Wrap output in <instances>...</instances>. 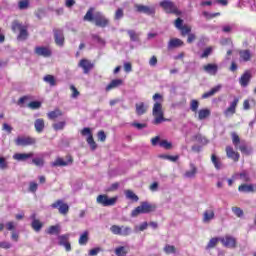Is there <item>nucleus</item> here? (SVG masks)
<instances>
[{
	"label": "nucleus",
	"instance_id": "nucleus-1",
	"mask_svg": "<svg viewBox=\"0 0 256 256\" xmlns=\"http://www.w3.org/2000/svg\"><path fill=\"white\" fill-rule=\"evenodd\" d=\"M95 8L91 7L88 9L84 16V21H89L90 23H95L96 27H102L105 28L107 25H109V19L103 15L101 12H96L94 15Z\"/></svg>",
	"mask_w": 256,
	"mask_h": 256
},
{
	"label": "nucleus",
	"instance_id": "nucleus-2",
	"mask_svg": "<svg viewBox=\"0 0 256 256\" xmlns=\"http://www.w3.org/2000/svg\"><path fill=\"white\" fill-rule=\"evenodd\" d=\"M152 115L154 117L152 121L153 125H161V123H165V121H167L165 118V111L163 110V104L161 102L154 103Z\"/></svg>",
	"mask_w": 256,
	"mask_h": 256
},
{
	"label": "nucleus",
	"instance_id": "nucleus-3",
	"mask_svg": "<svg viewBox=\"0 0 256 256\" xmlns=\"http://www.w3.org/2000/svg\"><path fill=\"white\" fill-rule=\"evenodd\" d=\"M159 7H161V9H163V11L168 15H176V17H180V15H183V12L179 10L175 2L171 0L160 1Z\"/></svg>",
	"mask_w": 256,
	"mask_h": 256
},
{
	"label": "nucleus",
	"instance_id": "nucleus-4",
	"mask_svg": "<svg viewBox=\"0 0 256 256\" xmlns=\"http://www.w3.org/2000/svg\"><path fill=\"white\" fill-rule=\"evenodd\" d=\"M157 209L155 204L149 202H141V204L136 207L131 212V217H138L141 214L153 213Z\"/></svg>",
	"mask_w": 256,
	"mask_h": 256
},
{
	"label": "nucleus",
	"instance_id": "nucleus-5",
	"mask_svg": "<svg viewBox=\"0 0 256 256\" xmlns=\"http://www.w3.org/2000/svg\"><path fill=\"white\" fill-rule=\"evenodd\" d=\"M118 199V196L109 198L106 194H100L97 196L96 202L98 205H102V207H113V205L117 203Z\"/></svg>",
	"mask_w": 256,
	"mask_h": 256
},
{
	"label": "nucleus",
	"instance_id": "nucleus-6",
	"mask_svg": "<svg viewBox=\"0 0 256 256\" xmlns=\"http://www.w3.org/2000/svg\"><path fill=\"white\" fill-rule=\"evenodd\" d=\"M134 7L137 13H143L148 15V17H154L155 13H157L155 5L135 4Z\"/></svg>",
	"mask_w": 256,
	"mask_h": 256
},
{
	"label": "nucleus",
	"instance_id": "nucleus-7",
	"mask_svg": "<svg viewBox=\"0 0 256 256\" xmlns=\"http://www.w3.org/2000/svg\"><path fill=\"white\" fill-rule=\"evenodd\" d=\"M35 142V138L26 136H18L15 139V145H17V147H27L29 145H35Z\"/></svg>",
	"mask_w": 256,
	"mask_h": 256
},
{
	"label": "nucleus",
	"instance_id": "nucleus-8",
	"mask_svg": "<svg viewBox=\"0 0 256 256\" xmlns=\"http://www.w3.org/2000/svg\"><path fill=\"white\" fill-rule=\"evenodd\" d=\"M52 209H58L60 215H67L69 213V205L63 200H57L51 204Z\"/></svg>",
	"mask_w": 256,
	"mask_h": 256
},
{
	"label": "nucleus",
	"instance_id": "nucleus-9",
	"mask_svg": "<svg viewBox=\"0 0 256 256\" xmlns=\"http://www.w3.org/2000/svg\"><path fill=\"white\" fill-rule=\"evenodd\" d=\"M81 135H83L84 137L88 135L87 143L92 149V151H95V149H97V143L93 139V134H91V128H84L81 131Z\"/></svg>",
	"mask_w": 256,
	"mask_h": 256
},
{
	"label": "nucleus",
	"instance_id": "nucleus-10",
	"mask_svg": "<svg viewBox=\"0 0 256 256\" xmlns=\"http://www.w3.org/2000/svg\"><path fill=\"white\" fill-rule=\"evenodd\" d=\"M73 164V157L67 156L66 160H63V158L58 157L56 158V161L51 163V167H67V165Z\"/></svg>",
	"mask_w": 256,
	"mask_h": 256
},
{
	"label": "nucleus",
	"instance_id": "nucleus-11",
	"mask_svg": "<svg viewBox=\"0 0 256 256\" xmlns=\"http://www.w3.org/2000/svg\"><path fill=\"white\" fill-rule=\"evenodd\" d=\"M220 242L224 247H228L229 249H234V247H237V240L229 235L220 237Z\"/></svg>",
	"mask_w": 256,
	"mask_h": 256
},
{
	"label": "nucleus",
	"instance_id": "nucleus-12",
	"mask_svg": "<svg viewBox=\"0 0 256 256\" xmlns=\"http://www.w3.org/2000/svg\"><path fill=\"white\" fill-rule=\"evenodd\" d=\"M237 105H239V98L234 97V100L230 103V106L224 111L225 117H231L235 115L237 111Z\"/></svg>",
	"mask_w": 256,
	"mask_h": 256
},
{
	"label": "nucleus",
	"instance_id": "nucleus-13",
	"mask_svg": "<svg viewBox=\"0 0 256 256\" xmlns=\"http://www.w3.org/2000/svg\"><path fill=\"white\" fill-rule=\"evenodd\" d=\"M251 79H253V74L251 71L246 70L239 78V84L241 87H247L251 83Z\"/></svg>",
	"mask_w": 256,
	"mask_h": 256
},
{
	"label": "nucleus",
	"instance_id": "nucleus-14",
	"mask_svg": "<svg viewBox=\"0 0 256 256\" xmlns=\"http://www.w3.org/2000/svg\"><path fill=\"white\" fill-rule=\"evenodd\" d=\"M232 179L234 180L239 179L243 183H250L251 176L249 175V172H247V170H243L242 172L235 173L234 175H232Z\"/></svg>",
	"mask_w": 256,
	"mask_h": 256
},
{
	"label": "nucleus",
	"instance_id": "nucleus-15",
	"mask_svg": "<svg viewBox=\"0 0 256 256\" xmlns=\"http://www.w3.org/2000/svg\"><path fill=\"white\" fill-rule=\"evenodd\" d=\"M31 219V227L32 229L36 232L39 233V231H41V229H43V224L41 223V221L39 219H37V214L33 213L30 216Z\"/></svg>",
	"mask_w": 256,
	"mask_h": 256
},
{
	"label": "nucleus",
	"instance_id": "nucleus-16",
	"mask_svg": "<svg viewBox=\"0 0 256 256\" xmlns=\"http://www.w3.org/2000/svg\"><path fill=\"white\" fill-rule=\"evenodd\" d=\"M54 41L58 47H63V45H65L63 30H54Z\"/></svg>",
	"mask_w": 256,
	"mask_h": 256
},
{
	"label": "nucleus",
	"instance_id": "nucleus-17",
	"mask_svg": "<svg viewBox=\"0 0 256 256\" xmlns=\"http://www.w3.org/2000/svg\"><path fill=\"white\" fill-rule=\"evenodd\" d=\"M34 53L40 57H51V49L45 46H37L34 50Z\"/></svg>",
	"mask_w": 256,
	"mask_h": 256
},
{
	"label": "nucleus",
	"instance_id": "nucleus-18",
	"mask_svg": "<svg viewBox=\"0 0 256 256\" xmlns=\"http://www.w3.org/2000/svg\"><path fill=\"white\" fill-rule=\"evenodd\" d=\"M213 219H215V210L213 208L205 210L202 218L203 223H211Z\"/></svg>",
	"mask_w": 256,
	"mask_h": 256
},
{
	"label": "nucleus",
	"instance_id": "nucleus-19",
	"mask_svg": "<svg viewBox=\"0 0 256 256\" xmlns=\"http://www.w3.org/2000/svg\"><path fill=\"white\" fill-rule=\"evenodd\" d=\"M35 154L33 152H29V153H15L13 155V159L15 161H22L25 162L28 159H31V157H33Z\"/></svg>",
	"mask_w": 256,
	"mask_h": 256
},
{
	"label": "nucleus",
	"instance_id": "nucleus-20",
	"mask_svg": "<svg viewBox=\"0 0 256 256\" xmlns=\"http://www.w3.org/2000/svg\"><path fill=\"white\" fill-rule=\"evenodd\" d=\"M79 67H81L84 71L85 74L89 73V71H91V69H93V63H91V61L87 60V59H82L79 62Z\"/></svg>",
	"mask_w": 256,
	"mask_h": 256
},
{
	"label": "nucleus",
	"instance_id": "nucleus-21",
	"mask_svg": "<svg viewBox=\"0 0 256 256\" xmlns=\"http://www.w3.org/2000/svg\"><path fill=\"white\" fill-rule=\"evenodd\" d=\"M34 128L36 133H43L45 131V120L38 118L34 121Z\"/></svg>",
	"mask_w": 256,
	"mask_h": 256
},
{
	"label": "nucleus",
	"instance_id": "nucleus-22",
	"mask_svg": "<svg viewBox=\"0 0 256 256\" xmlns=\"http://www.w3.org/2000/svg\"><path fill=\"white\" fill-rule=\"evenodd\" d=\"M205 73L208 75H217V71H219V66L217 64H207L203 67Z\"/></svg>",
	"mask_w": 256,
	"mask_h": 256
},
{
	"label": "nucleus",
	"instance_id": "nucleus-23",
	"mask_svg": "<svg viewBox=\"0 0 256 256\" xmlns=\"http://www.w3.org/2000/svg\"><path fill=\"white\" fill-rule=\"evenodd\" d=\"M197 175V166L195 164H190V170L186 171L184 173V177L186 179H195V176Z\"/></svg>",
	"mask_w": 256,
	"mask_h": 256
},
{
	"label": "nucleus",
	"instance_id": "nucleus-24",
	"mask_svg": "<svg viewBox=\"0 0 256 256\" xmlns=\"http://www.w3.org/2000/svg\"><path fill=\"white\" fill-rule=\"evenodd\" d=\"M226 155L229 159H233V161H239V153L238 152H235L233 151V147L231 146H227L226 147Z\"/></svg>",
	"mask_w": 256,
	"mask_h": 256
},
{
	"label": "nucleus",
	"instance_id": "nucleus-25",
	"mask_svg": "<svg viewBox=\"0 0 256 256\" xmlns=\"http://www.w3.org/2000/svg\"><path fill=\"white\" fill-rule=\"evenodd\" d=\"M196 115H198L199 121H204L207 117H211V110H209V108H203L200 109Z\"/></svg>",
	"mask_w": 256,
	"mask_h": 256
},
{
	"label": "nucleus",
	"instance_id": "nucleus-26",
	"mask_svg": "<svg viewBox=\"0 0 256 256\" xmlns=\"http://www.w3.org/2000/svg\"><path fill=\"white\" fill-rule=\"evenodd\" d=\"M222 87L223 86L221 84H218L217 86L212 88L210 91L204 93L202 95V99H209V97H213V95H215V93H219V91H221Z\"/></svg>",
	"mask_w": 256,
	"mask_h": 256
},
{
	"label": "nucleus",
	"instance_id": "nucleus-27",
	"mask_svg": "<svg viewBox=\"0 0 256 256\" xmlns=\"http://www.w3.org/2000/svg\"><path fill=\"white\" fill-rule=\"evenodd\" d=\"M238 191L240 193H254L255 188L253 184H242L238 187Z\"/></svg>",
	"mask_w": 256,
	"mask_h": 256
},
{
	"label": "nucleus",
	"instance_id": "nucleus-28",
	"mask_svg": "<svg viewBox=\"0 0 256 256\" xmlns=\"http://www.w3.org/2000/svg\"><path fill=\"white\" fill-rule=\"evenodd\" d=\"M121 85H123V80L114 79L106 86V91H111L113 89H117V87H121Z\"/></svg>",
	"mask_w": 256,
	"mask_h": 256
},
{
	"label": "nucleus",
	"instance_id": "nucleus-29",
	"mask_svg": "<svg viewBox=\"0 0 256 256\" xmlns=\"http://www.w3.org/2000/svg\"><path fill=\"white\" fill-rule=\"evenodd\" d=\"M183 45V40L179 39V38H174V39H170L169 43H168V49H177V47H182Z\"/></svg>",
	"mask_w": 256,
	"mask_h": 256
},
{
	"label": "nucleus",
	"instance_id": "nucleus-30",
	"mask_svg": "<svg viewBox=\"0 0 256 256\" xmlns=\"http://www.w3.org/2000/svg\"><path fill=\"white\" fill-rule=\"evenodd\" d=\"M135 107H136L137 115L141 116V115H145V113H147L148 106L145 105V103H143V102L136 103Z\"/></svg>",
	"mask_w": 256,
	"mask_h": 256
},
{
	"label": "nucleus",
	"instance_id": "nucleus-31",
	"mask_svg": "<svg viewBox=\"0 0 256 256\" xmlns=\"http://www.w3.org/2000/svg\"><path fill=\"white\" fill-rule=\"evenodd\" d=\"M46 233L48 235H59L61 233V226L59 224L50 226L47 230Z\"/></svg>",
	"mask_w": 256,
	"mask_h": 256
},
{
	"label": "nucleus",
	"instance_id": "nucleus-32",
	"mask_svg": "<svg viewBox=\"0 0 256 256\" xmlns=\"http://www.w3.org/2000/svg\"><path fill=\"white\" fill-rule=\"evenodd\" d=\"M237 149H239V151H241V153H243L244 155H251L253 153V149L247 147V144H245V142H241Z\"/></svg>",
	"mask_w": 256,
	"mask_h": 256
},
{
	"label": "nucleus",
	"instance_id": "nucleus-33",
	"mask_svg": "<svg viewBox=\"0 0 256 256\" xmlns=\"http://www.w3.org/2000/svg\"><path fill=\"white\" fill-rule=\"evenodd\" d=\"M211 161H212L215 169H217L218 171L220 169H223V164L221 163V161L219 160V158H217V156L215 154H212Z\"/></svg>",
	"mask_w": 256,
	"mask_h": 256
},
{
	"label": "nucleus",
	"instance_id": "nucleus-34",
	"mask_svg": "<svg viewBox=\"0 0 256 256\" xmlns=\"http://www.w3.org/2000/svg\"><path fill=\"white\" fill-rule=\"evenodd\" d=\"M240 55V59H242V61H251V51L249 50H242L239 52Z\"/></svg>",
	"mask_w": 256,
	"mask_h": 256
},
{
	"label": "nucleus",
	"instance_id": "nucleus-35",
	"mask_svg": "<svg viewBox=\"0 0 256 256\" xmlns=\"http://www.w3.org/2000/svg\"><path fill=\"white\" fill-rule=\"evenodd\" d=\"M190 111L197 117V113L199 112V102L197 100L190 101Z\"/></svg>",
	"mask_w": 256,
	"mask_h": 256
},
{
	"label": "nucleus",
	"instance_id": "nucleus-36",
	"mask_svg": "<svg viewBox=\"0 0 256 256\" xmlns=\"http://www.w3.org/2000/svg\"><path fill=\"white\" fill-rule=\"evenodd\" d=\"M79 245H85L86 243H89V232L84 231L78 240Z\"/></svg>",
	"mask_w": 256,
	"mask_h": 256
},
{
	"label": "nucleus",
	"instance_id": "nucleus-37",
	"mask_svg": "<svg viewBox=\"0 0 256 256\" xmlns=\"http://www.w3.org/2000/svg\"><path fill=\"white\" fill-rule=\"evenodd\" d=\"M27 37H29V32L27 31V27L22 28V31L19 32L17 36L18 41H26Z\"/></svg>",
	"mask_w": 256,
	"mask_h": 256
},
{
	"label": "nucleus",
	"instance_id": "nucleus-38",
	"mask_svg": "<svg viewBox=\"0 0 256 256\" xmlns=\"http://www.w3.org/2000/svg\"><path fill=\"white\" fill-rule=\"evenodd\" d=\"M126 199H130V201H139V196H137L132 190L125 191Z\"/></svg>",
	"mask_w": 256,
	"mask_h": 256
},
{
	"label": "nucleus",
	"instance_id": "nucleus-39",
	"mask_svg": "<svg viewBox=\"0 0 256 256\" xmlns=\"http://www.w3.org/2000/svg\"><path fill=\"white\" fill-rule=\"evenodd\" d=\"M133 233V229L129 226H121L120 235L122 237H127Z\"/></svg>",
	"mask_w": 256,
	"mask_h": 256
},
{
	"label": "nucleus",
	"instance_id": "nucleus-40",
	"mask_svg": "<svg viewBox=\"0 0 256 256\" xmlns=\"http://www.w3.org/2000/svg\"><path fill=\"white\" fill-rule=\"evenodd\" d=\"M231 137H232V143H233L234 147L236 149H238L241 144V138H239V135H237V133H235V132H233L231 134Z\"/></svg>",
	"mask_w": 256,
	"mask_h": 256
},
{
	"label": "nucleus",
	"instance_id": "nucleus-41",
	"mask_svg": "<svg viewBox=\"0 0 256 256\" xmlns=\"http://www.w3.org/2000/svg\"><path fill=\"white\" fill-rule=\"evenodd\" d=\"M57 117H63V112L59 109H56L48 113L49 119H57Z\"/></svg>",
	"mask_w": 256,
	"mask_h": 256
},
{
	"label": "nucleus",
	"instance_id": "nucleus-42",
	"mask_svg": "<svg viewBox=\"0 0 256 256\" xmlns=\"http://www.w3.org/2000/svg\"><path fill=\"white\" fill-rule=\"evenodd\" d=\"M127 33L130 37V41L137 43L139 41V33L135 32V30H127Z\"/></svg>",
	"mask_w": 256,
	"mask_h": 256
},
{
	"label": "nucleus",
	"instance_id": "nucleus-43",
	"mask_svg": "<svg viewBox=\"0 0 256 256\" xmlns=\"http://www.w3.org/2000/svg\"><path fill=\"white\" fill-rule=\"evenodd\" d=\"M43 80L45 81V83H49L51 87H55V85H57V82L55 81V76L53 75H46Z\"/></svg>",
	"mask_w": 256,
	"mask_h": 256
},
{
	"label": "nucleus",
	"instance_id": "nucleus-44",
	"mask_svg": "<svg viewBox=\"0 0 256 256\" xmlns=\"http://www.w3.org/2000/svg\"><path fill=\"white\" fill-rule=\"evenodd\" d=\"M25 26H23V24L19 23V21H14L12 22V31L13 33H17L18 31H22V29H24Z\"/></svg>",
	"mask_w": 256,
	"mask_h": 256
},
{
	"label": "nucleus",
	"instance_id": "nucleus-45",
	"mask_svg": "<svg viewBox=\"0 0 256 256\" xmlns=\"http://www.w3.org/2000/svg\"><path fill=\"white\" fill-rule=\"evenodd\" d=\"M219 241H221V237L210 239V241L206 246V249H213L214 247H217V244L219 243Z\"/></svg>",
	"mask_w": 256,
	"mask_h": 256
},
{
	"label": "nucleus",
	"instance_id": "nucleus-46",
	"mask_svg": "<svg viewBox=\"0 0 256 256\" xmlns=\"http://www.w3.org/2000/svg\"><path fill=\"white\" fill-rule=\"evenodd\" d=\"M127 253H128L127 247L125 246H120L115 249V255L117 256H126Z\"/></svg>",
	"mask_w": 256,
	"mask_h": 256
},
{
	"label": "nucleus",
	"instance_id": "nucleus-47",
	"mask_svg": "<svg viewBox=\"0 0 256 256\" xmlns=\"http://www.w3.org/2000/svg\"><path fill=\"white\" fill-rule=\"evenodd\" d=\"M69 237H70L69 234H63V235L58 236V245L62 246L65 243H68L69 242Z\"/></svg>",
	"mask_w": 256,
	"mask_h": 256
},
{
	"label": "nucleus",
	"instance_id": "nucleus-48",
	"mask_svg": "<svg viewBox=\"0 0 256 256\" xmlns=\"http://www.w3.org/2000/svg\"><path fill=\"white\" fill-rule=\"evenodd\" d=\"M0 169L2 171L9 169V162L5 157H0Z\"/></svg>",
	"mask_w": 256,
	"mask_h": 256
},
{
	"label": "nucleus",
	"instance_id": "nucleus-49",
	"mask_svg": "<svg viewBox=\"0 0 256 256\" xmlns=\"http://www.w3.org/2000/svg\"><path fill=\"white\" fill-rule=\"evenodd\" d=\"M65 121H61V122H58V123H54L52 125L54 131H63V129H65Z\"/></svg>",
	"mask_w": 256,
	"mask_h": 256
},
{
	"label": "nucleus",
	"instance_id": "nucleus-50",
	"mask_svg": "<svg viewBox=\"0 0 256 256\" xmlns=\"http://www.w3.org/2000/svg\"><path fill=\"white\" fill-rule=\"evenodd\" d=\"M110 231H111V233H113V235H121V226H119V225H112L110 227Z\"/></svg>",
	"mask_w": 256,
	"mask_h": 256
},
{
	"label": "nucleus",
	"instance_id": "nucleus-51",
	"mask_svg": "<svg viewBox=\"0 0 256 256\" xmlns=\"http://www.w3.org/2000/svg\"><path fill=\"white\" fill-rule=\"evenodd\" d=\"M160 159H166L168 161H172V163H175V161H177V159H179V156H171V155H160L159 156Z\"/></svg>",
	"mask_w": 256,
	"mask_h": 256
},
{
	"label": "nucleus",
	"instance_id": "nucleus-52",
	"mask_svg": "<svg viewBox=\"0 0 256 256\" xmlns=\"http://www.w3.org/2000/svg\"><path fill=\"white\" fill-rule=\"evenodd\" d=\"M232 212L234 213V215H236V217H243L244 213H243V209H241L240 207H232Z\"/></svg>",
	"mask_w": 256,
	"mask_h": 256
},
{
	"label": "nucleus",
	"instance_id": "nucleus-53",
	"mask_svg": "<svg viewBox=\"0 0 256 256\" xmlns=\"http://www.w3.org/2000/svg\"><path fill=\"white\" fill-rule=\"evenodd\" d=\"M18 7L21 11L25 10V9H28L29 7V1L28 0H21L19 3H18Z\"/></svg>",
	"mask_w": 256,
	"mask_h": 256
},
{
	"label": "nucleus",
	"instance_id": "nucleus-54",
	"mask_svg": "<svg viewBox=\"0 0 256 256\" xmlns=\"http://www.w3.org/2000/svg\"><path fill=\"white\" fill-rule=\"evenodd\" d=\"M211 53H213V47H208L206 48L203 53L201 54V59H206V57H209V55H211Z\"/></svg>",
	"mask_w": 256,
	"mask_h": 256
},
{
	"label": "nucleus",
	"instance_id": "nucleus-55",
	"mask_svg": "<svg viewBox=\"0 0 256 256\" xmlns=\"http://www.w3.org/2000/svg\"><path fill=\"white\" fill-rule=\"evenodd\" d=\"M97 137H98V141H101V143H105V141L107 140V135L103 130L98 132Z\"/></svg>",
	"mask_w": 256,
	"mask_h": 256
},
{
	"label": "nucleus",
	"instance_id": "nucleus-56",
	"mask_svg": "<svg viewBox=\"0 0 256 256\" xmlns=\"http://www.w3.org/2000/svg\"><path fill=\"white\" fill-rule=\"evenodd\" d=\"M159 145H160V147H163V149H171L173 147L171 142H169L167 140L160 141Z\"/></svg>",
	"mask_w": 256,
	"mask_h": 256
},
{
	"label": "nucleus",
	"instance_id": "nucleus-57",
	"mask_svg": "<svg viewBox=\"0 0 256 256\" xmlns=\"http://www.w3.org/2000/svg\"><path fill=\"white\" fill-rule=\"evenodd\" d=\"M164 251H165V253H167V255H171V253H175L176 252V248L173 245H166L164 247Z\"/></svg>",
	"mask_w": 256,
	"mask_h": 256
},
{
	"label": "nucleus",
	"instance_id": "nucleus-58",
	"mask_svg": "<svg viewBox=\"0 0 256 256\" xmlns=\"http://www.w3.org/2000/svg\"><path fill=\"white\" fill-rule=\"evenodd\" d=\"M182 35L185 36V35H189L191 34V27L190 26H187V25H184L180 28V30Z\"/></svg>",
	"mask_w": 256,
	"mask_h": 256
},
{
	"label": "nucleus",
	"instance_id": "nucleus-59",
	"mask_svg": "<svg viewBox=\"0 0 256 256\" xmlns=\"http://www.w3.org/2000/svg\"><path fill=\"white\" fill-rule=\"evenodd\" d=\"M28 107L30 109H40L41 108V102L39 101H32L28 104Z\"/></svg>",
	"mask_w": 256,
	"mask_h": 256
},
{
	"label": "nucleus",
	"instance_id": "nucleus-60",
	"mask_svg": "<svg viewBox=\"0 0 256 256\" xmlns=\"http://www.w3.org/2000/svg\"><path fill=\"white\" fill-rule=\"evenodd\" d=\"M153 101H155V103H161L163 105V96L159 93H156L153 95L152 97Z\"/></svg>",
	"mask_w": 256,
	"mask_h": 256
},
{
	"label": "nucleus",
	"instance_id": "nucleus-61",
	"mask_svg": "<svg viewBox=\"0 0 256 256\" xmlns=\"http://www.w3.org/2000/svg\"><path fill=\"white\" fill-rule=\"evenodd\" d=\"M32 163H34V165H36V167H43V165L45 164V162L43 161L42 158H34L32 160Z\"/></svg>",
	"mask_w": 256,
	"mask_h": 256
},
{
	"label": "nucleus",
	"instance_id": "nucleus-62",
	"mask_svg": "<svg viewBox=\"0 0 256 256\" xmlns=\"http://www.w3.org/2000/svg\"><path fill=\"white\" fill-rule=\"evenodd\" d=\"M131 126L135 127L139 131H141V129H145V127H147V124H142V123H139V122H133V123H131Z\"/></svg>",
	"mask_w": 256,
	"mask_h": 256
},
{
	"label": "nucleus",
	"instance_id": "nucleus-63",
	"mask_svg": "<svg viewBox=\"0 0 256 256\" xmlns=\"http://www.w3.org/2000/svg\"><path fill=\"white\" fill-rule=\"evenodd\" d=\"M0 247L1 249H11L13 245L10 242L3 241V242H0Z\"/></svg>",
	"mask_w": 256,
	"mask_h": 256
},
{
	"label": "nucleus",
	"instance_id": "nucleus-64",
	"mask_svg": "<svg viewBox=\"0 0 256 256\" xmlns=\"http://www.w3.org/2000/svg\"><path fill=\"white\" fill-rule=\"evenodd\" d=\"M99 253H101V248L100 247L93 248L89 251L90 256H96V255H99Z\"/></svg>",
	"mask_w": 256,
	"mask_h": 256
}]
</instances>
